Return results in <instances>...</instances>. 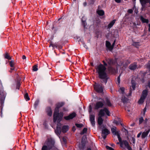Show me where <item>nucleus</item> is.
I'll use <instances>...</instances> for the list:
<instances>
[{"label":"nucleus","instance_id":"nucleus-1","mask_svg":"<svg viewBox=\"0 0 150 150\" xmlns=\"http://www.w3.org/2000/svg\"><path fill=\"white\" fill-rule=\"evenodd\" d=\"M97 72L98 74V77L102 80L101 82L104 83L106 84L108 81L109 77L108 76L105 70L106 69L102 64H100L96 68Z\"/></svg>","mask_w":150,"mask_h":150},{"label":"nucleus","instance_id":"nucleus-2","mask_svg":"<svg viewBox=\"0 0 150 150\" xmlns=\"http://www.w3.org/2000/svg\"><path fill=\"white\" fill-rule=\"evenodd\" d=\"M47 145H43L41 150H57V148L55 145V140L52 138L48 139L47 140Z\"/></svg>","mask_w":150,"mask_h":150},{"label":"nucleus","instance_id":"nucleus-3","mask_svg":"<svg viewBox=\"0 0 150 150\" xmlns=\"http://www.w3.org/2000/svg\"><path fill=\"white\" fill-rule=\"evenodd\" d=\"M98 100H101L98 101L96 103L94 107V109L95 110H98L100 108H102L104 106V100L101 98H99Z\"/></svg>","mask_w":150,"mask_h":150},{"label":"nucleus","instance_id":"nucleus-4","mask_svg":"<svg viewBox=\"0 0 150 150\" xmlns=\"http://www.w3.org/2000/svg\"><path fill=\"white\" fill-rule=\"evenodd\" d=\"M63 116V113L60 112L59 113L55 114L53 115V122H56L57 121V123H60L62 121Z\"/></svg>","mask_w":150,"mask_h":150},{"label":"nucleus","instance_id":"nucleus-5","mask_svg":"<svg viewBox=\"0 0 150 150\" xmlns=\"http://www.w3.org/2000/svg\"><path fill=\"white\" fill-rule=\"evenodd\" d=\"M148 94V90L146 89L142 91L141 97L138 101L139 104H142L144 103V100L146 98Z\"/></svg>","mask_w":150,"mask_h":150},{"label":"nucleus","instance_id":"nucleus-6","mask_svg":"<svg viewBox=\"0 0 150 150\" xmlns=\"http://www.w3.org/2000/svg\"><path fill=\"white\" fill-rule=\"evenodd\" d=\"M102 85V84H97L94 85V88L96 92L100 93H101L103 92V87Z\"/></svg>","mask_w":150,"mask_h":150},{"label":"nucleus","instance_id":"nucleus-7","mask_svg":"<svg viewBox=\"0 0 150 150\" xmlns=\"http://www.w3.org/2000/svg\"><path fill=\"white\" fill-rule=\"evenodd\" d=\"M131 85L130 87V90H129V92L128 96H131L132 93V90H131V88H132L133 90H134L135 89L136 85V82L132 78V80L131 81Z\"/></svg>","mask_w":150,"mask_h":150},{"label":"nucleus","instance_id":"nucleus-8","mask_svg":"<svg viewBox=\"0 0 150 150\" xmlns=\"http://www.w3.org/2000/svg\"><path fill=\"white\" fill-rule=\"evenodd\" d=\"M76 116V114L75 112H73L70 113L67 116H64V119L67 120H69L73 119Z\"/></svg>","mask_w":150,"mask_h":150},{"label":"nucleus","instance_id":"nucleus-9","mask_svg":"<svg viewBox=\"0 0 150 150\" xmlns=\"http://www.w3.org/2000/svg\"><path fill=\"white\" fill-rule=\"evenodd\" d=\"M124 145L125 148H127L128 150H132L131 147L129 146L128 142L126 140H123L122 145H120L121 147H123V145Z\"/></svg>","mask_w":150,"mask_h":150},{"label":"nucleus","instance_id":"nucleus-10","mask_svg":"<svg viewBox=\"0 0 150 150\" xmlns=\"http://www.w3.org/2000/svg\"><path fill=\"white\" fill-rule=\"evenodd\" d=\"M61 124L60 123H58L57 126L56 130H55V132L57 135H60L61 132Z\"/></svg>","mask_w":150,"mask_h":150},{"label":"nucleus","instance_id":"nucleus-11","mask_svg":"<svg viewBox=\"0 0 150 150\" xmlns=\"http://www.w3.org/2000/svg\"><path fill=\"white\" fill-rule=\"evenodd\" d=\"M95 116L94 115H90V120L91 123L93 127H94L95 125Z\"/></svg>","mask_w":150,"mask_h":150},{"label":"nucleus","instance_id":"nucleus-12","mask_svg":"<svg viewBox=\"0 0 150 150\" xmlns=\"http://www.w3.org/2000/svg\"><path fill=\"white\" fill-rule=\"evenodd\" d=\"M6 96V93H3V94L0 96V100L1 107H3L4 105V100Z\"/></svg>","mask_w":150,"mask_h":150},{"label":"nucleus","instance_id":"nucleus-13","mask_svg":"<svg viewBox=\"0 0 150 150\" xmlns=\"http://www.w3.org/2000/svg\"><path fill=\"white\" fill-rule=\"evenodd\" d=\"M87 140V137L86 135H84L81 139V144L83 147H84L85 145L86 141Z\"/></svg>","mask_w":150,"mask_h":150},{"label":"nucleus","instance_id":"nucleus-14","mask_svg":"<svg viewBox=\"0 0 150 150\" xmlns=\"http://www.w3.org/2000/svg\"><path fill=\"white\" fill-rule=\"evenodd\" d=\"M105 101L104 106L111 107L112 106V104L111 103L110 100L107 98H105Z\"/></svg>","mask_w":150,"mask_h":150},{"label":"nucleus","instance_id":"nucleus-15","mask_svg":"<svg viewBox=\"0 0 150 150\" xmlns=\"http://www.w3.org/2000/svg\"><path fill=\"white\" fill-rule=\"evenodd\" d=\"M141 4L142 5V10L144 9L146 6V4L148 3V0H140Z\"/></svg>","mask_w":150,"mask_h":150},{"label":"nucleus","instance_id":"nucleus-16","mask_svg":"<svg viewBox=\"0 0 150 150\" xmlns=\"http://www.w3.org/2000/svg\"><path fill=\"white\" fill-rule=\"evenodd\" d=\"M46 112L47 113V115L48 116L50 117L52 116V111L50 107H48L46 108Z\"/></svg>","mask_w":150,"mask_h":150},{"label":"nucleus","instance_id":"nucleus-17","mask_svg":"<svg viewBox=\"0 0 150 150\" xmlns=\"http://www.w3.org/2000/svg\"><path fill=\"white\" fill-rule=\"evenodd\" d=\"M137 67V65L135 63L131 64L129 66V69L132 70H134Z\"/></svg>","mask_w":150,"mask_h":150},{"label":"nucleus","instance_id":"nucleus-18","mask_svg":"<svg viewBox=\"0 0 150 150\" xmlns=\"http://www.w3.org/2000/svg\"><path fill=\"white\" fill-rule=\"evenodd\" d=\"M150 131V128L146 132H143L142 134V139L145 138L147 136Z\"/></svg>","mask_w":150,"mask_h":150},{"label":"nucleus","instance_id":"nucleus-19","mask_svg":"<svg viewBox=\"0 0 150 150\" xmlns=\"http://www.w3.org/2000/svg\"><path fill=\"white\" fill-rule=\"evenodd\" d=\"M110 133V131L107 128L103 129L102 131V134L108 135Z\"/></svg>","mask_w":150,"mask_h":150},{"label":"nucleus","instance_id":"nucleus-20","mask_svg":"<svg viewBox=\"0 0 150 150\" xmlns=\"http://www.w3.org/2000/svg\"><path fill=\"white\" fill-rule=\"evenodd\" d=\"M69 127L68 125H64L62 128V131L63 133L67 132L69 129Z\"/></svg>","mask_w":150,"mask_h":150},{"label":"nucleus","instance_id":"nucleus-21","mask_svg":"<svg viewBox=\"0 0 150 150\" xmlns=\"http://www.w3.org/2000/svg\"><path fill=\"white\" fill-rule=\"evenodd\" d=\"M140 19L142 23H149L148 19L144 18L142 16H140Z\"/></svg>","mask_w":150,"mask_h":150},{"label":"nucleus","instance_id":"nucleus-22","mask_svg":"<svg viewBox=\"0 0 150 150\" xmlns=\"http://www.w3.org/2000/svg\"><path fill=\"white\" fill-rule=\"evenodd\" d=\"M116 127L111 128V132L114 135H116V134L120 132V131H116Z\"/></svg>","mask_w":150,"mask_h":150},{"label":"nucleus","instance_id":"nucleus-23","mask_svg":"<svg viewBox=\"0 0 150 150\" xmlns=\"http://www.w3.org/2000/svg\"><path fill=\"white\" fill-rule=\"evenodd\" d=\"M103 122V119H102L101 116H99L98 118V122L99 125H101Z\"/></svg>","mask_w":150,"mask_h":150},{"label":"nucleus","instance_id":"nucleus-24","mask_svg":"<svg viewBox=\"0 0 150 150\" xmlns=\"http://www.w3.org/2000/svg\"><path fill=\"white\" fill-rule=\"evenodd\" d=\"M116 21V20L114 19L108 25V28H112L115 23Z\"/></svg>","mask_w":150,"mask_h":150},{"label":"nucleus","instance_id":"nucleus-25","mask_svg":"<svg viewBox=\"0 0 150 150\" xmlns=\"http://www.w3.org/2000/svg\"><path fill=\"white\" fill-rule=\"evenodd\" d=\"M65 104V103L64 102H61L57 103L56 105V107L59 108L63 106Z\"/></svg>","mask_w":150,"mask_h":150},{"label":"nucleus","instance_id":"nucleus-26","mask_svg":"<svg viewBox=\"0 0 150 150\" xmlns=\"http://www.w3.org/2000/svg\"><path fill=\"white\" fill-rule=\"evenodd\" d=\"M104 108L103 109H101L99 112L98 115L99 116H104L105 115Z\"/></svg>","mask_w":150,"mask_h":150},{"label":"nucleus","instance_id":"nucleus-27","mask_svg":"<svg viewBox=\"0 0 150 150\" xmlns=\"http://www.w3.org/2000/svg\"><path fill=\"white\" fill-rule=\"evenodd\" d=\"M106 61L110 65H111L113 64V60L111 59H106Z\"/></svg>","mask_w":150,"mask_h":150},{"label":"nucleus","instance_id":"nucleus-28","mask_svg":"<svg viewBox=\"0 0 150 150\" xmlns=\"http://www.w3.org/2000/svg\"><path fill=\"white\" fill-rule=\"evenodd\" d=\"M20 79H18L17 80V83L16 85V88L18 89H19V87L21 86V84L20 83Z\"/></svg>","mask_w":150,"mask_h":150},{"label":"nucleus","instance_id":"nucleus-29","mask_svg":"<svg viewBox=\"0 0 150 150\" xmlns=\"http://www.w3.org/2000/svg\"><path fill=\"white\" fill-rule=\"evenodd\" d=\"M98 14L100 16H103L104 14V12L103 10H101L98 11H97Z\"/></svg>","mask_w":150,"mask_h":150},{"label":"nucleus","instance_id":"nucleus-30","mask_svg":"<svg viewBox=\"0 0 150 150\" xmlns=\"http://www.w3.org/2000/svg\"><path fill=\"white\" fill-rule=\"evenodd\" d=\"M105 45L106 47L110 50V47L111 45L110 43L108 41H106L105 42Z\"/></svg>","mask_w":150,"mask_h":150},{"label":"nucleus","instance_id":"nucleus-31","mask_svg":"<svg viewBox=\"0 0 150 150\" xmlns=\"http://www.w3.org/2000/svg\"><path fill=\"white\" fill-rule=\"evenodd\" d=\"M139 42H133L132 45L136 48H138L139 46Z\"/></svg>","mask_w":150,"mask_h":150},{"label":"nucleus","instance_id":"nucleus-32","mask_svg":"<svg viewBox=\"0 0 150 150\" xmlns=\"http://www.w3.org/2000/svg\"><path fill=\"white\" fill-rule=\"evenodd\" d=\"M84 18L83 17L82 18L81 21H82V24L83 25V27L85 28L86 25V22L85 20L84 21L83 19Z\"/></svg>","mask_w":150,"mask_h":150},{"label":"nucleus","instance_id":"nucleus-33","mask_svg":"<svg viewBox=\"0 0 150 150\" xmlns=\"http://www.w3.org/2000/svg\"><path fill=\"white\" fill-rule=\"evenodd\" d=\"M122 101L123 103L124 104H125L126 103H127L128 101V99L126 97H124L122 98Z\"/></svg>","mask_w":150,"mask_h":150},{"label":"nucleus","instance_id":"nucleus-34","mask_svg":"<svg viewBox=\"0 0 150 150\" xmlns=\"http://www.w3.org/2000/svg\"><path fill=\"white\" fill-rule=\"evenodd\" d=\"M87 131V129L86 128H84L83 129L82 131L80 132V134L81 135L83 134L86 133Z\"/></svg>","mask_w":150,"mask_h":150},{"label":"nucleus","instance_id":"nucleus-35","mask_svg":"<svg viewBox=\"0 0 150 150\" xmlns=\"http://www.w3.org/2000/svg\"><path fill=\"white\" fill-rule=\"evenodd\" d=\"M40 102L39 100V99H37L35 102L34 104V107L36 108L37 106L38 105Z\"/></svg>","mask_w":150,"mask_h":150},{"label":"nucleus","instance_id":"nucleus-36","mask_svg":"<svg viewBox=\"0 0 150 150\" xmlns=\"http://www.w3.org/2000/svg\"><path fill=\"white\" fill-rule=\"evenodd\" d=\"M51 46H52L53 47V49L54 48V47H56V48H57V44L56 43H55L54 44H53L52 42H51L49 47H50Z\"/></svg>","mask_w":150,"mask_h":150},{"label":"nucleus","instance_id":"nucleus-37","mask_svg":"<svg viewBox=\"0 0 150 150\" xmlns=\"http://www.w3.org/2000/svg\"><path fill=\"white\" fill-rule=\"evenodd\" d=\"M104 110L105 112L107 115L108 116H109L110 115V112L109 110H108V109L107 108L105 107L104 108Z\"/></svg>","mask_w":150,"mask_h":150},{"label":"nucleus","instance_id":"nucleus-38","mask_svg":"<svg viewBox=\"0 0 150 150\" xmlns=\"http://www.w3.org/2000/svg\"><path fill=\"white\" fill-rule=\"evenodd\" d=\"M109 71L112 73H113L115 71V70L113 67H108Z\"/></svg>","mask_w":150,"mask_h":150},{"label":"nucleus","instance_id":"nucleus-39","mask_svg":"<svg viewBox=\"0 0 150 150\" xmlns=\"http://www.w3.org/2000/svg\"><path fill=\"white\" fill-rule=\"evenodd\" d=\"M59 108L57 107H56V108H55V110H54V114H57V113H59Z\"/></svg>","mask_w":150,"mask_h":150},{"label":"nucleus","instance_id":"nucleus-40","mask_svg":"<svg viewBox=\"0 0 150 150\" xmlns=\"http://www.w3.org/2000/svg\"><path fill=\"white\" fill-rule=\"evenodd\" d=\"M14 61L13 60H11L9 62V65L11 67H14Z\"/></svg>","mask_w":150,"mask_h":150},{"label":"nucleus","instance_id":"nucleus-41","mask_svg":"<svg viewBox=\"0 0 150 150\" xmlns=\"http://www.w3.org/2000/svg\"><path fill=\"white\" fill-rule=\"evenodd\" d=\"M24 98L25 99L27 100H30V98L29 97L28 95V93H26L24 96Z\"/></svg>","mask_w":150,"mask_h":150},{"label":"nucleus","instance_id":"nucleus-42","mask_svg":"<svg viewBox=\"0 0 150 150\" xmlns=\"http://www.w3.org/2000/svg\"><path fill=\"white\" fill-rule=\"evenodd\" d=\"M37 67H38L37 65H34L33 67V71H37L38 70V68Z\"/></svg>","mask_w":150,"mask_h":150},{"label":"nucleus","instance_id":"nucleus-43","mask_svg":"<svg viewBox=\"0 0 150 150\" xmlns=\"http://www.w3.org/2000/svg\"><path fill=\"white\" fill-rule=\"evenodd\" d=\"M76 126L78 128H81L83 126V125L82 124H79L78 123H76L75 124Z\"/></svg>","mask_w":150,"mask_h":150},{"label":"nucleus","instance_id":"nucleus-44","mask_svg":"<svg viewBox=\"0 0 150 150\" xmlns=\"http://www.w3.org/2000/svg\"><path fill=\"white\" fill-rule=\"evenodd\" d=\"M144 121L143 117H141L139 119V125L141 124Z\"/></svg>","mask_w":150,"mask_h":150},{"label":"nucleus","instance_id":"nucleus-45","mask_svg":"<svg viewBox=\"0 0 150 150\" xmlns=\"http://www.w3.org/2000/svg\"><path fill=\"white\" fill-rule=\"evenodd\" d=\"M115 40L114 41V42H113V43H112V45L111 46V45L110 51L112 50L113 49L114 47L115 44Z\"/></svg>","mask_w":150,"mask_h":150},{"label":"nucleus","instance_id":"nucleus-46","mask_svg":"<svg viewBox=\"0 0 150 150\" xmlns=\"http://www.w3.org/2000/svg\"><path fill=\"white\" fill-rule=\"evenodd\" d=\"M62 110L64 112H67L68 111L67 107H63L62 108Z\"/></svg>","mask_w":150,"mask_h":150},{"label":"nucleus","instance_id":"nucleus-47","mask_svg":"<svg viewBox=\"0 0 150 150\" xmlns=\"http://www.w3.org/2000/svg\"><path fill=\"white\" fill-rule=\"evenodd\" d=\"M106 148L107 149H108L109 150H114V149L108 146H106Z\"/></svg>","mask_w":150,"mask_h":150},{"label":"nucleus","instance_id":"nucleus-48","mask_svg":"<svg viewBox=\"0 0 150 150\" xmlns=\"http://www.w3.org/2000/svg\"><path fill=\"white\" fill-rule=\"evenodd\" d=\"M132 140L134 144L135 143V139L134 137H132Z\"/></svg>","mask_w":150,"mask_h":150},{"label":"nucleus","instance_id":"nucleus-49","mask_svg":"<svg viewBox=\"0 0 150 150\" xmlns=\"http://www.w3.org/2000/svg\"><path fill=\"white\" fill-rule=\"evenodd\" d=\"M128 12L130 14L132 13L133 12V11L132 9H129L128 10Z\"/></svg>","mask_w":150,"mask_h":150},{"label":"nucleus","instance_id":"nucleus-50","mask_svg":"<svg viewBox=\"0 0 150 150\" xmlns=\"http://www.w3.org/2000/svg\"><path fill=\"white\" fill-rule=\"evenodd\" d=\"M118 139L120 145H122V140L121 138Z\"/></svg>","mask_w":150,"mask_h":150},{"label":"nucleus","instance_id":"nucleus-51","mask_svg":"<svg viewBox=\"0 0 150 150\" xmlns=\"http://www.w3.org/2000/svg\"><path fill=\"white\" fill-rule=\"evenodd\" d=\"M120 90L121 91V93H123L124 92V88L123 87L120 88Z\"/></svg>","mask_w":150,"mask_h":150},{"label":"nucleus","instance_id":"nucleus-52","mask_svg":"<svg viewBox=\"0 0 150 150\" xmlns=\"http://www.w3.org/2000/svg\"><path fill=\"white\" fill-rule=\"evenodd\" d=\"M108 135L106 134H102V136L103 137V138L104 139H105V138H106L107 136Z\"/></svg>","mask_w":150,"mask_h":150},{"label":"nucleus","instance_id":"nucleus-53","mask_svg":"<svg viewBox=\"0 0 150 150\" xmlns=\"http://www.w3.org/2000/svg\"><path fill=\"white\" fill-rule=\"evenodd\" d=\"M120 122H118V121L115 120L114 122V123L117 125H119Z\"/></svg>","mask_w":150,"mask_h":150},{"label":"nucleus","instance_id":"nucleus-54","mask_svg":"<svg viewBox=\"0 0 150 150\" xmlns=\"http://www.w3.org/2000/svg\"><path fill=\"white\" fill-rule=\"evenodd\" d=\"M9 55H8L7 53L5 55V58L6 59L8 58V57H9Z\"/></svg>","mask_w":150,"mask_h":150},{"label":"nucleus","instance_id":"nucleus-55","mask_svg":"<svg viewBox=\"0 0 150 150\" xmlns=\"http://www.w3.org/2000/svg\"><path fill=\"white\" fill-rule=\"evenodd\" d=\"M62 140L64 142V143H66V139L64 137L62 138Z\"/></svg>","mask_w":150,"mask_h":150},{"label":"nucleus","instance_id":"nucleus-56","mask_svg":"<svg viewBox=\"0 0 150 150\" xmlns=\"http://www.w3.org/2000/svg\"><path fill=\"white\" fill-rule=\"evenodd\" d=\"M116 135L117 136L118 139L121 138L120 136V134L119 133V132L116 134Z\"/></svg>","mask_w":150,"mask_h":150},{"label":"nucleus","instance_id":"nucleus-57","mask_svg":"<svg viewBox=\"0 0 150 150\" xmlns=\"http://www.w3.org/2000/svg\"><path fill=\"white\" fill-rule=\"evenodd\" d=\"M116 135L117 136L118 139L121 138L120 136V134L119 133V132L116 134Z\"/></svg>","mask_w":150,"mask_h":150},{"label":"nucleus","instance_id":"nucleus-58","mask_svg":"<svg viewBox=\"0 0 150 150\" xmlns=\"http://www.w3.org/2000/svg\"><path fill=\"white\" fill-rule=\"evenodd\" d=\"M120 75L117 77V81L119 83H120Z\"/></svg>","mask_w":150,"mask_h":150},{"label":"nucleus","instance_id":"nucleus-59","mask_svg":"<svg viewBox=\"0 0 150 150\" xmlns=\"http://www.w3.org/2000/svg\"><path fill=\"white\" fill-rule=\"evenodd\" d=\"M141 133H142V132H140L139 133L137 134V138H139V137H140V135H141Z\"/></svg>","mask_w":150,"mask_h":150},{"label":"nucleus","instance_id":"nucleus-60","mask_svg":"<svg viewBox=\"0 0 150 150\" xmlns=\"http://www.w3.org/2000/svg\"><path fill=\"white\" fill-rule=\"evenodd\" d=\"M147 86L149 88H150V81H149L148 82Z\"/></svg>","mask_w":150,"mask_h":150},{"label":"nucleus","instance_id":"nucleus-61","mask_svg":"<svg viewBox=\"0 0 150 150\" xmlns=\"http://www.w3.org/2000/svg\"><path fill=\"white\" fill-rule=\"evenodd\" d=\"M115 1L117 3H120L121 2V0H115Z\"/></svg>","mask_w":150,"mask_h":150},{"label":"nucleus","instance_id":"nucleus-62","mask_svg":"<svg viewBox=\"0 0 150 150\" xmlns=\"http://www.w3.org/2000/svg\"><path fill=\"white\" fill-rule=\"evenodd\" d=\"M72 130L74 132L75 131L76 128H75V126H74L72 127Z\"/></svg>","mask_w":150,"mask_h":150},{"label":"nucleus","instance_id":"nucleus-63","mask_svg":"<svg viewBox=\"0 0 150 150\" xmlns=\"http://www.w3.org/2000/svg\"><path fill=\"white\" fill-rule=\"evenodd\" d=\"M103 64L105 66H107V64L104 61H103Z\"/></svg>","mask_w":150,"mask_h":150},{"label":"nucleus","instance_id":"nucleus-64","mask_svg":"<svg viewBox=\"0 0 150 150\" xmlns=\"http://www.w3.org/2000/svg\"><path fill=\"white\" fill-rule=\"evenodd\" d=\"M22 59H26V56L23 55L22 56Z\"/></svg>","mask_w":150,"mask_h":150}]
</instances>
